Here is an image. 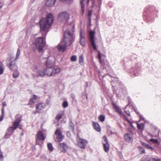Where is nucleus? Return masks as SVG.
I'll return each instance as SVG.
<instances>
[{"label":"nucleus","instance_id":"obj_56","mask_svg":"<svg viewBox=\"0 0 161 161\" xmlns=\"http://www.w3.org/2000/svg\"><path fill=\"white\" fill-rule=\"evenodd\" d=\"M19 128L20 129H21V127H19Z\"/></svg>","mask_w":161,"mask_h":161},{"label":"nucleus","instance_id":"obj_11","mask_svg":"<svg viewBox=\"0 0 161 161\" xmlns=\"http://www.w3.org/2000/svg\"><path fill=\"white\" fill-rule=\"evenodd\" d=\"M124 138L125 141L128 142L132 143L133 142V137L129 134H125L124 135Z\"/></svg>","mask_w":161,"mask_h":161},{"label":"nucleus","instance_id":"obj_5","mask_svg":"<svg viewBox=\"0 0 161 161\" xmlns=\"http://www.w3.org/2000/svg\"><path fill=\"white\" fill-rule=\"evenodd\" d=\"M35 44L39 52L43 50V48L45 44V42L42 37L37 38L35 41Z\"/></svg>","mask_w":161,"mask_h":161},{"label":"nucleus","instance_id":"obj_36","mask_svg":"<svg viewBox=\"0 0 161 161\" xmlns=\"http://www.w3.org/2000/svg\"><path fill=\"white\" fill-rule=\"evenodd\" d=\"M70 60L72 61H75L76 60V56L75 55H73L70 58Z\"/></svg>","mask_w":161,"mask_h":161},{"label":"nucleus","instance_id":"obj_45","mask_svg":"<svg viewBox=\"0 0 161 161\" xmlns=\"http://www.w3.org/2000/svg\"><path fill=\"white\" fill-rule=\"evenodd\" d=\"M71 133L69 131H68L66 132V136L68 137H69L71 136Z\"/></svg>","mask_w":161,"mask_h":161},{"label":"nucleus","instance_id":"obj_19","mask_svg":"<svg viewBox=\"0 0 161 161\" xmlns=\"http://www.w3.org/2000/svg\"><path fill=\"white\" fill-rule=\"evenodd\" d=\"M53 64V62L49 59V58H48L46 62V65L47 67L52 68Z\"/></svg>","mask_w":161,"mask_h":161},{"label":"nucleus","instance_id":"obj_46","mask_svg":"<svg viewBox=\"0 0 161 161\" xmlns=\"http://www.w3.org/2000/svg\"><path fill=\"white\" fill-rule=\"evenodd\" d=\"M125 119L126 120V121L129 122V123H130V124H131V122L128 119L127 117L125 116Z\"/></svg>","mask_w":161,"mask_h":161},{"label":"nucleus","instance_id":"obj_31","mask_svg":"<svg viewBox=\"0 0 161 161\" xmlns=\"http://www.w3.org/2000/svg\"><path fill=\"white\" fill-rule=\"evenodd\" d=\"M19 125V123L15 121L13 124V126L11 127H13V128H14V129L16 130V128L18 127Z\"/></svg>","mask_w":161,"mask_h":161},{"label":"nucleus","instance_id":"obj_25","mask_svg":"<svg viewBox=\"0 0 161 161\" xmlns=\"http://www.w3.org/2000/svg\"><path fill=\"white\" fill-rule=\"evenodd\" d=\"M103 144L104 151L106 152H108L109 150V145L108 143H104V142H103Z\"/></svg>","mask_w":161,"mask_h":161},{"label":"nucleus","instance_id":"obj_2","mask_svg":"<svg viewBox=\"0 0 161 161\" xmlns=\"http://www.w3.org/2000/svg\"><path fill=\"white\" fill-rule=\"evenodd\" d=\"M53 20V15L51 14H48L47 15L46 19L42 18L40 21L41 31L47 32Z\"/></svg>","mask_w":161,"mask_h":161},{"label":"nucleus","instance_id":"obj_39","mask_svg":"<svg viewBox=\"0 0 161 161\" xmlns=\"http://www.w3.org/2000/svg\"><path fill=\"white\" fill-rule=\"evenodd\" d=\"M4 69L3 68L2 64L0 65V75L2 74L3 72Z\"/></svg>","mask_w":161,"mask_h":161},{"label":"nucleus","instance_id":"obj_29","mask_svg":"<svg viewBox=\"0 0 161 161\" xmlns=\"http://www.w3.org/2000/svg\"><path fill=\"white\" fill-rule=\"evenodd\" d=\"M142 145H143V146H145V147L149 149L150 148L151 149H153V148L151 147L150 145L148 144H147L145 142H143L142 143Z\"/></svg>","mask_w":161,"mask_h":161},{"label":"nucleus","instance_id":"obj_17","mask_svg":"<svg viewBox=\"0 0 161 161\" xmlns=\"http://www.w3.org/2000/svg\"><path fill=\"white\" fill-rule=\"evenodd\" d=\"M44 73L45 75L48 76H51L52 71V68L47 67L45 70H44Z\"/></svg>","mask_w":161,"mask_h":161},{"label":"nucleus","instance_id":"obj_50","mask_svg":"<svg viewBox=\"0 0 161 161\" xmlns=\"http://www.w3.org/2000/svg\"><path fill=\"white\" fill-rule=\"evenodd\" d=\"M34 71H35H35H36V70H37V69H38V66H35V67H34Z\"/></svg>","mask_w":161,"mask_h":161},{"label":"nucleus","instance_id":"obj_35","mask_svg":"<svg viewBox=\"0 0 161 161\" xmlns=\"http://www.w3.org/2000/svg\"><path fill=\"white\" fill-rule=\"evenodd\" d=\"M4 156L2 152L0 150V161H3Z\"/></svg>","mask_w":161,"mask_h":161},{"label":"nucleus","instance_id":"obj_41","mask_svg":"<svg viewBox=\"0 0 161 161\" xmlns=\"http://www.w3.org/2000/svg\"><path fill=\"white\" fill-rule=\"evenodd\" d=\"M150 141L154 143H158V141L157 139H151L150 140Z\"/></svg>","mask_w":161,"mask_h":161},{"label":"nucleus","instance_id":"obj_27","mask_svg":"<svg viewBox=\"0 0 161 161\" xmlns=\"http://www.w3.org/2000/svg\"><path fill=\"white\" fill-rule=\"evenodd\" d=\"M137 127L139 130H143L144 128V125L143 123H137Z\"/></svg>","mask_w":161,"mask_h":161},{"label":"nucleus","instance_id":"obj_32","mask_svg":"<svg viewBox=\"0 0 161 161\" xmlns=\"http://www.w3.org/2000/svg\"><path fill=\"white\" fill-rule=\"evenodd\" d=\"M4 116V108H2V114L0 117V121H2L3 119Z\"/></svg>","mask_w":161,"mask_h":161},{"label":"nucleus","instance_id":"obj_47","mask_svg":"<svg viewBox=\"0 0 161 161\" xmlns=\"http://www.w3.org/2000/svg\"><path fill=\"white\" fill-rule=\"evenodd\" d=\"M155 131L157 132V134L155 135V136H156L157 135H158L159 133V131L158 129H156L155 130Z\"/></svg>","mask_w":161,"mask_h":161},{"label":"nucleus","instance_id":"obj_42","mask_svg":"<svg viewBox=\"0 0 161 161\" xmlns=\"http://www.w3.org/2000/svg\"><path fill=\"white\" fill-rule=\"evenodd\" d=\"M103 138L104 139V142H103L104 143H108V140L106 137L104 136H103Z\"/></svg>","mask_w":161,"mask_h":161},{"label":"nucleus","instance_id":"obj_38","mask_svg":"<svg viewBox=\"0 0 161 161\" xmlns=\"http://www.w3.org/2000/svg\"><path fill=\"white\" fill-rule=\"evenodd\" d=\"M68 106V103L67 101H64L63 104L62 106L64 108H66Z\"/></svg>","mask_w":161,"mask_h":161},{"label":"nucleus","instance_id":"obj_33","mask_svg":"<svg viewBox=\"0 0 161 161\" xmlns=\"http://www.w3.org/2000/svg\"><path fill=\"white\" fill-rule=\"evenodd\" d=\"M161 160L160 159L158 158H149L147 161H160Z\"/></svg>","mask_w":161,"mask_h":161},{"label":"nucleus","instance_id":"obj_24","mask_svg":"<svg viewBox=\"0 0 161 161\" xmlns=\"http://www.w3.org/2000/svg\"><path fill=\"white\" fill-rule=\"evenodd\" d=\"M69 127L70 131L72 132H74L75 130V125L72 122V121H70L69 122Z\"/></svg>","mask_w":161,"mask_h":161},{"label":"nucleus","instance_id":"obj_52","mask_svg":"<svg viewBox=\"0 0 161 161\" xmlns=\"http://www.w3.org/2000/svg\"><path fill=\"white\" fill-rule=\"evenodd\" d=\"M79 63H80V56L79 57Z\"/></svg>","mask_w":161,"mask_h":161},{"label":"nucleus","instance_id":"obj_1","mask_svg":"<svg viewBox=\"0 0 161 161\" xmlns=\"http://www.w3.org/2000/svg\"><path fill=\"white\" fill-rule=\"evenodd\" d=\"M64 36L63 41L57 46L58 49L62 52H64L65 51L67 47L71 44L73 40L72 36L69 30L64 32Z\"/></svg>","mask_w":161,"mask_h":161},{"label":"nucleus","instance_id":"obj_54","mask_svg":"<svg viewBox=\"0 0 161 161\" xmlns=\"http://www.w3.org/2000/svg\"><path fill=\"white\" fill-rule=\"evenodd\" d=\"M81 10H83L84 8L82 6H81Z\"/></svg>","mask_w":161,"mask_h":161},{"label":"nucleus","instance_id":"obj_51","mask_svg":"<svg viewBox=\"0 0 161 161\" xmlns=\"http://www.w3.org/2000/svg\"><path fill=\"white\" fill-rule=\"evenodd\" d=\"M79 35H80V40L79 41V42L80 43V32Z\"/></svg>","mask_w":161,"mask_h":161},{"label":"nucleus","instance_id":"obj_18","mask_svg":"<svg viewBox=\"0 0 161 161\" xmlns=\"http://www.w3.org/2000/svg\"><path fill=\"white\" fill-rule=\"evenodd\" d=\"M60 69L59 68H53L52 67V71L51 75L52 76H54L56 74H57L59 73Z\"/></svg>","mask_w":161,"mask_h":161},{"label":"nucleus","instance_id":"obj_23","mask_svg":"<svg viewBox=\"0 0 161 161\" xmlns=\"http://www.w3.org/2000/svg\"><path fill=\"white\" fill-rule=\"evenodd\" d=\"M88 141L86 140L81 139V149H84L88 144Z\"/></svg>","mask_w":161,"mask_h":161},{"label":"nucleus","instance_id":"obj_44","mask_svg":"<svg viewBox=\"0 0 161 161\" xmlns=\"http://www.w3.org/2000/svg\"><path fill=\"white\" fill-rule=\"evenodd\" d=\"M140 149L141 151L142 152V153H145V151L144 148H143L142 147H141L140 148Z\"/></svg>","mask_w":161,"mask_h":161},{"label":"nucleus","instance_id":"obj_57","mask_svg":"<svg viewBox=\"0 0 161 161\" xmlns=\"http://www.w3.org/2000/svg\"><path fill=\"white\" fill-rule=\"evenodd\" d=\"M81 62H82V58L81 57Z\"/></svg>","mask_w":161,"mask_h":161},{"label":"nucleus","instance_id":"obj_10","mask_svg":"<svg viewBox=\"0 0 161 161\" xmlns=\"http://www.w3.org/2000/svg\"><path fill=\"white\" fill-rule=\"evenodd\" d=\"M105 58V56L103 54L101 55L100 52H98V59L99 63L103 66H104L105 64L104 60Z\"/></svg>","mask_w":161,"mask_h":161},{"label":"nucleus","instance_id":"obj_6","mask_svg":"<svg viewBox=\"0 0 161 161\" xmlns=\"http://www.w3.org/2000/svg\"><path fill=\"white\" fill-rule=\"evenodd\" d=\"M53 137L55 141L57 142L61 141L64 137L62 133L59 129H57L56 130Z\"/></svg>","mask_w":161,"mask_h":161},{"label":"nucleus","instance_id":"obj_43","mask_svg":"<svg viewBox=\"0 0 161 161\" xmlns=\"http://www.w3.org/2000/svg\"><path fill=\"white\" fill-rule=\"evenodd\" d=\"M72 27V31L73 32L74 31V27H75V25L73 24H71V25H69V28H70L71 27Z\"/></svg>","mask_w":161,"mask_h":161},{"label":"nucleus","instance_id":"obj_28","mask_svg":"<svg viewBox=\"0 0 161 161\" xmlns=\"http://www.w3.org/2000/svg\"><path fill=\"white\" fill-rule=\"evenodd\" d=\"M15 118L16 119L15 120V121L19 124L21 121V118L20 116L19 115H17L16 116Z\"/></svg>","mask_w":161,"mask_h":161},{"label":"nucleus","instance_id":"obj_53","mask_svg":"<svg viewBox=\"0 0 161 161\" xmlns=\"http://www.w3.org/2000/svg\"><path fill=\"white\" fill-rule=\"evenodd\" d=\"M71 97H72V98H73V99H74V98H75V96H74V95H73V94H72V95H71Z\"/></svg>","mask_w":161,"mask_h":161},{"label":"nucleus","instance_id":"obj_12","mask_svg":"<svg viewBox=\"0 0 161 161\" xmlns=\"http://www.w3.org/2000/svg\"><path fill=\"white\" fill-rule=\"evenodd\" d=\"M20 54V50L19 49V48H18L17 51V52L16 58H14L13 56H10L7 59V60H6L7 62L9 63V61L8 60H9L8 59H9V58H12L13 59V60L15 62V63H16V60L18 59V58H19Z\"/></svg>","mask_w":161,"mask_h":161},{"label":"nucleus","instance_id":"obj_7","mask_svg":"<svg viewBox=\"0 0 161 161\" xmlns=\"http://www.w3.org/2000/svg\"><path fill=\"white\" fill-rule=\"evenodd\" d=\"M95 32L94 31H90L89 32V40L91 42V44L94 50H96L97 47L95 43V41L94 40V36Z\"/></svg>","mask_w":161,"mask_h":161},{"label":"nucleus","instance_id":"obj_15","mask_svg":"<svg viewBox=\"0 0 161 161\" xmlns=\"http://www.w3.org/2000/svg\"><path fill=\"white\" fill-rule=\"evenodd\" d=\"M113 108L115 111L120 115H122V113L121 109L119 108V107L115 103L113 104Z\"/></svg>","mask_w":161,"mask_h":161},{"label":"nucleus","instance_id":"obj_34","mask_svg":"<svg viewBox=\"0 0 161 161\" xmlns=\"http://www.w3.org/2000/svg\"><path fill=\"white\" fill-rule=\"evenodd\" d=\"M98 119L100 121L103 122L105 119V117L103 115H100L98 117Z\"/></svg>","mask_w":161,"mask_h":161},{"label":"nucleus","instance_id":"obj_13","mask_svg":"<svg viewBox=\"0 0 161 161\" xmlns=\"http://www.w3.org/2000/svg\"><path fill=\"white\" fill-rule=\"evenodd\" d=\"M45 139V137L43 133L41 131L38 132L37 134V139L36 140V142L37 143L38 140L43 141Z\"/></svg>","mask_w":161,"mask_h":161},{"label":"nucleus","instance_id":"obj_20","mask_svg":"<svg viewBox=\"0 0 161 161\" xmlns=\"http://www.w3.org/2000/svg\"><path fill=\"white\" fill-rule=\"evenodd\" d=\"M57 0H47L46 5L48 7L53 6Z\"/></svg>","mask_w":161,"mask_h":161},{"label":"nucleus","instance_id":"obj_16","mask_svg":"<svg viewBox=\"0 0 161 161\" xmlns=\"http://www.w3.org/2000/svg\"><path fill=\"white\" fill-rule=\"evenodd\" d=\"M36 75L37 77H42L45 75L44 70L43 69H39L38 70L35 71Z\"/></svg>","mask_w":161,"mask_h":161},{"label":"nucleus","instance_id":"obj_40","mask_svg":"<svg viewBox=\"0 0 161 161\" xmlns=\"http://www.w3.org/2000/svg\"><path fill=\"white\" fill-rule=\"evenodd\" d=\"M92 15V11H89L88 12V15L89 17V19L90 22H91V16Z\"/></svg>","mask_w":161,"mask_h":161},{"label":"nucleus","instance_id":"obj_55","mask_svg":"<svg viewBox=\"0 0 161 161\" xmlns=\"http://www.w3.org/2000/svg\"><path fill=\"white\" fill-rule=\"evenodd\" d=\"M127 115H128V116H130V113L128 114H127Z\"/></svg>","mask_w":161,"mask_h":161},{"label":"nucleus","instance_id":"obj_3","mask_svg":"<svg viewBox=\"0 0 161 161\" xmlns=\"http://www.w3.org/2000/svg\"><path fill=\"white\" fill-rule=\"evenodd\" d=\"M12 58H10L8 60L9 63L7 62V65L9 69L14 71L13 75L14 78H16L19 76V72L17 70V67L15 62L14 61Z\"/></svg>","mask_w":161,"mask_h":161},{"label":"nucleus","instance_id":"obj_26","mask_svg":"<svg viewBox=\"0 0 161 161\" xmlns=\"http://www.w3.org/2000/svg\"><path fill=\"white\" fill-rule=\"evenodd\" d=\"M76 143L77 146L80 148V138L78 135V133L77 134V137L76 139Z\"/></svg>","mask_w":161,"mask_h":161},{"label":"nucleus","instance_id":"obj_30","mask_svg":"<svg viewBox=\"0 0 161 161\" xmlns=\"http://www.w3.org/2000/svg\"><path fill=\"white\" fill-rule=\"evenodd\" d=\"M47 147L48 150L50 151H52L53 150V147L51 143H48L47 145Z\"/></svg>","mask_w":161,"mask_h":161},{"label":"nucleus","instance_id":"obj_21","mask_svg":"<svg viewBox=\"0 0 161 161\" xmlns=\"http://www.w3.org/2000/svg\"><path fill=\"white\" fill-rule=\"evenodd\" d=\"M92 125L93 128L97 131L100 132L101 131V128L99 125L96 122H93L92 123Z\"/></svg>","mask_w":161,"mask_h":161},{"label":"nucleus","instance_id":"obj_49","mask_svg":"<svg viewBox=\"0 0 161 161\" xmlns=\"http://www.w3.org/2000/svg\"><path fill=\"white\" fill-rule=\"evenodd\" d=\"M3 5V4L1 0H0V8H2Z\"/></svg>","mask_w":161,"mask_h":161},{"label":"nucleus","instance_id":"obj_48","mask_svg":"<svg viewBox=\"0 0 161 161\" xmlns=\"http://www.w3.org/2000/svg\"><path fill=\"white\" fill-rule=\"evenodd\" d=\"M2 106H3V108L6 106L7 104L5 102H3L2 103Z\"/></svg>","mask_w":161,"mask_h":161},{"label":"nucleus","instance_id":"obj_37","mask_svg":"<svg viewBox=\"0 0 161 161\" xmlns=\"http://www.w3.org/2000/svg\"><path fill=\"white\" fill-rule=\"evenodd\" d=\"M63 115L61 114H58L56 117V119L58 120H59L62 117Z\"/></svg>","mask_w":161,"mask_h":161},{"label":"nucleus","instance_id":"obj_22","mask_svg":"<svg viewBox=\"0 0 161 161\" xmlns=\"http://www.w3.org/2000/svg\"><path fill=\"white\" fill-rule=\"evenodd\" d=\"M37 96L36 95H33L32 97H31L29 101V104L31 105L36 102Z\"/></svg>","mask_w":161,"mask_h":161},{"label":"nucleus","instance_id":"obj_9","mask_svg":"<svg viewBox=\"0 0 161 161\" xmlns=\"http://www.w3.org/2000/svg\"><path fill=\"white\" fill-rule=\"evenodd\" d=\"M15 130L13 127H9L7 130V132L4 136L5 138L7 139L9 138L10 136L13 134L14 131Z\"/></svg>","mask_w":161,"mask_h":161},{"label":"nucleus","instance_id":"obj_8","mask_svg":"<svg viewBox=\"0 0 161 161\" xmlns=\"http://www.w3.org/2000/svg\"><path fill=\"white\" fill-rule=\"evenodd\" d=\"M45 108V105L44 103H39L36 104V111L34 112L35 114L37 113H41Z\"/></svg>","mask_w":161,"mask_h":161},{"label":"nucleus","instance_id":"obj_14","mask_svg":"<svg viewBox=\"0 0 161 161\" xmlns=\"http://www.w3.org/2000/svg\"><path fill=\"white\" fill-rule=\"evenodd\" d=\"M59 146L60 147L61 152L65 153L68 148L67 145L65 143H60Z\"/></svg>","mask_w":161,"mask_h":161},{"label":"nucleus","instance_id":"obj_58","mask_svg":"<svg viewBox=\"0 0 161 161\" xmlns=\"http://www.w3.org/2000/svg\"><path fill=\"white\" fill-rule=\"evenodd\" d=\"M81 38H82V36H81Z\"/></svg>","mask_w":161,"mask_h":161},{"label":"nucleus","instance_id":"obj_4","mask_svg":"<svg viewBox=\"0 0 161 161\" xmlns=\"http://www.w3.org/2000/svg\"><path fill=\"white\" fill-rule=\"evenodd\" d=\"M69 19V15L66 12H63L59 13L58 15V21L64 24L68 22Z\"/></svg>","mask_w":161,"mask_h":161}]
</instances>
